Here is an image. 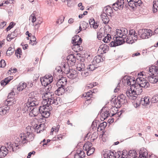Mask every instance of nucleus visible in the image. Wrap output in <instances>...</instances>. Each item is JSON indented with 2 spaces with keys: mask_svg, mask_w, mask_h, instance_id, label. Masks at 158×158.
Masks as SVG:
<instances>
[{
  "mask_svg": "<svg viewBox=\"0 0 158 158\" xmlns=\"http://www.w3.org/2000/svg\"><path fill=\"white\" fill-rule=\"evenodd\" d=\"M52 93H48L44 94L43 97V100L42 102L43 106H40L39 107V111H50L52 109V106H56L59 104L60 102V98L59 97H53L52 95Z\"/></svg>",
  "mask_w": 158,
  "mask_h": 158,
  "instance_id": "1",
  "label": "nucleus"
},
{
  "mask_svg": "<svg viewBox=\"0 0 158 158\" xmlns=\"http://www.w3.org/2000/svg\"><path fill=\"white\" fill-rule=\"evenodd\" d=\"M116 33L118 36H117L116 39V41L114 40L110 42V46L111 47H114L123 44V43L125 42L124 39H125L128 33L127 29L122 28L120 29H117Z\"/></svg>",
  "mask_w": 158,
  "mask_h": 158,
  "instance_id": "2",
  "label": "nucleus"
},
{
  "mask_svg": "<svg viewBox=\"0 0 158 158\" xmlns=\"http://www.w3.org/2000/svg\"><path fill=\"white\" fill-rule=\"evenodd\" d=\"M27 132L26 133H21L19 135V138L20 140L19 142L23 144L27 143L28 142L32 141L34 139V137L31 131V127L28 126L26 128Z\"/></svg>",
  "mask_w": 158,
  "mask_h": 158,
  "instance_id": "3",
  "label": "nucleus"
},
{
  "mask_svg": "<svg viewBox=\"0 0 158 158\" xmlns=\"http://www.w3.org/2000/svg\"><path fill=\"white\" fill-rule=\"evenodd\" d=\"M36 106L24 104L23 106L22 111L23 113L30 112L29 113L30 115L35 117L38 114L39 112V109H38L36 107Z\"/></svg>",
  "mask_w": 158,
  "mask_h": 158,
  "instance_id": "4",
  "label": "nucleus"
},
{
  "mask_svg": "<svg viewBox=\"0 0 158 158\" xmlns=\"http://www.w3.org/2000/svg\"><path fill=\"white\" fill-rule=\"evenodd\" d=\"M138 39L137 34L134 30L131 29L129 31V34L126 39V42L128 44H132Z\"/></svg>",
  "mask_w": 158,
  "mask_h": 158,
  "instance_id": "5",
  "label": "nucleus"
},
{
  "mask_svg": "<svg viewBox=\"0 0 158 158\" xmlns=\"http://www.w3.org/2000/svg\"><path fill=\"white\" fill-rule=\"evenodd\" d=\"M36 94L34 92H31L28 95L29 98L27 103L24 104L31 106H37L39 104V101L36 98Z\"/></svg>",
  "mask_w": 158,
  "mask_h": 158,
  "instance_id": "6",
  "label": "nucleus"
},
{
  "mask_svg": "<svg viewBox=\"0 0 158 158\" xmlns=\"http://www.w3.org/2000/svg\"><path fill=\"white\" fill-rule=\"evenodd\" d=\"M152 33L150 29H140L138 31V35L142 39L148 38L152 35Z\"/></svg>",
  "mask_w": 158,
  "mask_h": 158,
  "instance_id": "7",
  "label": "nucleus"
},
{
  "mask_svg": "<svg viewBox=\"0 0 158 158\" xmlns=\"http://www.w3.org/2000/svg\"><path fill=\"white\" fill-rule=\"evenodd\" d=\"M114 110H115L114 108H111L109 111H108L106 110L103 111V109H101L100 114L102 119L105 120L109 116H110L114 115H116V116H117V115H118V114H117L116 112L113 113H111V111L113 112Z\"/></svg>",
  "mask_w": 158,
  "mask_h": 158,
  "instance_id": "8",
  "label": "nucleus"
},
{
  "mask_svg": "<svg viewBox=\"0 0 158 158\" xmlns=\"http://www.w3.org/2000/svg\"><path fill=\"white\" fill-rule=\"evenodd\" d=\"M136 81L143 88L146 89L149 86V82L143 77L137 78Z\"/></svg>",
  "mask_w": 158,
  "mask_h": 158,
  "instance_id": "9",
  "label": "nucleus"
},
{
  "mask_svg": "<svg viewBox=\"0 0 158 158\" xmlns=\"http://www.w3.org/2000/svg\"><path fill=\"white\" fill-rule=\"evenodd\" d=\"M79 41L78 43L73 44V49L77 52L81 51L83 49L82 46L81 45V44L82 42V40L81 38H79Z\"/></svg>",
  "mask_w": 158,
  "mask_h": 158,
  "instance_id": "10",
  "label": "nucleus"
},
{
  "mask_svg": "<svg viewBox=\"0 0 158 158\" xmlns=\"http://www.w3.org/2000/svg\"><path fill=\"white\" fill-rule=\"evenodd\" d=\"M132 87H134V89H133V92L135 93L136 94V95L140 94L143 92L142 87L140 86L139 84H135V85L134 84H132Z\"/></svg>",
  "mask_w": 158,
  "mask_h": 158,
  "instance_id": "11",
  "label": "nucleus"
},
{
  "mask_svg": "<svg viewBox=\"0 0 158 158\" xmlns=\"http://www.w3.org/2000/svg\"><path fill=\"white\" fill-rule=\"evenodd\" d=\"M126 95L129 99L132 100H135L136 99L137 95L136 94L133 92V90L131 89H128L127 90L126 93Z\"/></svg>",
  "mask_w": 158,
  "mask_h": 158,
  "instance_id": "12",
  "label": "nucleus"
},
{
  "mask_svg": "<svg viewBox=\"0 0 158 158\" xmlns=\"http://www.w3.org/2000/svg\"><path fill=\"white\" fill-rule=\"evenodd\" d=\"M68 60L67 63L69 65L73 66L74 65L76 62V58L75 56L73 54H71L68 56L67 57Z\"/></svg>",
  "mask_w": 158,
  "mask_h": 158,
  "instance_id": "13",
  "label": "nucleus"
},
{
  "mask_svg": "<svg viewBox=\"0 0 158 158\" xmlns=\"http://www.w3.org/2000/svg\"><path fill=\"white\" fill-rule=\"evenodd\" d=\"M148 73L149 75H154L155 74H158V66L153 65L149 67Z\"/></svg>",
  "mask_w": 158,
  "mask_h": 158,
  "instance_id": "14",
  "label": "nucleus"
},
{
  "mask_svg": "<svg viewBox=\"0 0 158 158\" xmlns=\"http://www.w3.org/2000/svg\"><path fill=\"white\" fill-rule=\"evenodd\" d=\"M7 144L8 145L7 148L6 147L5 150L7 152L10 151V152H15L16 150L15 149V148H17L19 146L18 145H17L16 143H8Z\"/></svg>",
  "mask_w": 158,
  "mask_h": 158,
  "instance_id": "15",
  "label": "nucleus"
},
{
  "mask_svg": "<svg viewBox=\"0 0 158 158\" xmlns=\"http://www.w3.org/2000/svg\"><path fill=\"white\" fill-rule=\"evenodd\" d=\"M53 77L51 75H46L43 79H41V82H44L47 84H50L53 81Z\"/></svg>",
  "mask_w": 158,
  "mask_h": 158,
  "instance_id": "16",
  "label": "nucleus"
},
{
  "mask_svg": "<svg viewBox=\"0 0 158 158\" xmlns=\"http://www.w3.org/2000/svg\"><path fill=\"white\" fill-rule=\"evenodd\" d=\"M97 89H95L93 90V91H91V92H88L84 94L83 96L84 98H86L85 99H86V101H88L91 100V96H92V94L93 93H94L95 92H97Z\"/></svg>",
  "mask_w": 158,
  "mask_h": 158,
  "instance_id": "17",
  "label": "nucleus"
},
{
  "mask_svg": "<svg viewBox=\"0 0 158 158\" xmlns=\"http://www.w3.org/2000/svg\"><path fill=\"white\" fill-rule=\"evenodd\" d=\"M69 70V73L67 74L69 78L73 79L77 77V72L76 70L70 69Z\"/></svg>",
  "mask_w": 158,
  "mask_h": 158,
  "instance_id": "18",
  "label": "nucleus"
},
{
  "mask_svg": "<svg viewBox=\"0 0 158 158\" xmlns=\"http://www.w3.org/2000/svg\"><path fill=\"white\" fill-rule=\"evenodd\" d=\"M148 79L152 83H155L158 81V76L154 75H148Z\"/></svg>",
  "mask_w": 158,
  "mask_h": 158,
  "instance_id": "19",
  "label": "nucleus"
},
{
  "mask_svg": "<svg viewBox=\"0 0 158 158\" xmlns=\"http://www.w3.org/2000/svg\"><path fill=\"white\" fill-rule=\"evenodd\" d=\"M115 151H107L105 152L103 156L105 158H115L114 157Z\"/></svg>",
  "mask_w": 158,
  "mask_h": 158,
  "instance_id": "20",
  "label": "nucleus"
},
{
  "mask_svg": "<svg viewBox=\"0 0 158 158\" xmlns=\"http://www.w3.org/2000/svg\"><path fill=\"white\" fill-rule=\"evenodd\" d=\"M85 156L84 152L81 149H78L77 153L75 155V158H83Z\"/></svg>",
  "mask_w": 158,
  "mask_h": 158,
  "instance_id": "21",
  "label": "nucleus"
},
{
  "mask_svg": "<svg viewBox=\"0 0 158 158\" xmlns=\"http://www.w3.org/2000/svg\"><path fill=\"white\" fill-rule=\"evenodd\" d=\"M136 154V152L135 151L130 150L124 156H127L126 157L127 158H137Z\"/></svg>",
  "mask_w": 158,
  "mask_h": 158,
  "instance_id": "22",
  "label": "nucleus"
},
{
  "mask_svg": "<svg viewBox=\"0 0 158 158\" xmlns=\"http://www.w3.org/2000/svg\"><path fill=\"white\" fill-rule=\"evenodd\" d=\"M10 109L8 106L0 107V115H3L8 112Z\"/></svg>",
  "mask_w": 158,
  "mask_h": 158,
  "instance_id": "23",
  "label": "nucleus"
},
{
  "mask_svg": "<svg viewBox=\"0 0 158 158\" xmlns=\"http://www.w3.org/2000/svg\"><path fill=\"white\" fill-rule=\"evenodd\" d=\"M124 81L125 85L128 86L130 85L131 84L132 81H133V83L135 81V80L133 79L132 78H131L129 77H125L124 79H123V82Z\"/></svg>",
  "mask_w": 158,
  "mask_h": 158,
  "instance_id": "24",
  "label": "nucleus"
},
{
  "mask_svg": "<svg viewBox=\"0 0 158 158\" xmlns=\"http://www.w3.org/2000/svg\"><path fill=\"white\" fill-rule=\"evenodd\" d=\"M101 17L102 18L103 23L104 24H107L108 23L110 19L106 13H103L102 14Z\"/></svg>",
  "mask_w": 158,
  "mask_h": 158,
  "instance_id": "25",
  "label": "nucleus"
},
{
  "mask_svg": "<svg viewBox=\"0 0 158 158\" xmlns=\"http://www.w3.org/2000/svg\"><path fill=\"white\" fill-rule=\"evenodd\" d=\"M6 147L4 146L0 148V158H3L6 156L8 153L5 149Z\"/></svg>",
  "mask_w": 158,
  "mask_h": 158,
  "instance_id": "26",
  "label": "nucleus"
},
{
  "mask_svg": "<svg viewBox=\"0 0 158 158\" xmlns=\"http://www.w3.org/2000/svg\"><path fill=\"white\" fill-rule=\"evenodd\" d=\"M124 2L123 0H120V1H118L117 2L113 4V6L117 5L118 8L119 9H122L123 7V4Z\"/></svg>",
  "mask_w": 158,
  "mask_h": 158,
  "instance_id": "27",
  "label": "nucleus"
},
{
  "mask_svg": "<svg viewBox=\"0 0 158 158\" xmlns=\"http://www.w3.org/2000/svg\"><path fill=\"white\" fill-rule=\"evenodd\" d=\"M117 98L120 102L122 103V104H123L127 102L125 96L123 94L118 96Z\"/></svg>",
  "mask_w": 158,
  "mask_h": 158,
  "instance_id": "28",
  "label": "nucleus"
},
{
  "mask_svg": "<svg viewBox=\"0 0 158 158\" xmlns=\"http://www.w3.org/2000/svg\"><path fill=\"white\" fill-rule=\"evenodd\" d=\"M153 12L154 13L157 12L158 11V0H154L153 3Z\"/></svg>",
  "mask_w": 158,
  "mask_h": 158,
  "instance_id": "29",
  "label": "nucleus"
},
{
  "mask_svg": "<svg viewBox=\"0 0 158 158\" xmlns=\"http://www.w3.org/2000/svg\"><path fill=\"white\" fill-rule=\"evenodd\" d=\"M101 59L103 60L101 56L99 55L96 56L94 58L92 62V63L95 64L99 63L101 61Z\"/></svg>",
  "mask_w": 158,
  "mask_h": 158,
  "instance_id": "30",
  "label": "nucleus"
},
{
  "mask_svg": "<svg viewBox=\"0 0 158 158\" xmlns=\"http://www.w3.org/2000/svg\"><path fill=\"white\" fill-rule=\"evenodd\" d=\"M149 98L148 97H145L142 98L140 100V103L143 105H146L149 103Z\"/></svg>",
  "mask_w": 158,
  "mask_h": 158,
  "instance_id": "31",
  "label": "nucleus"
},
{
  "mask_svg": "<svg viewBox=\"0 0 158 158\" xmlns=\"http://www.w3.org/2000/svg\"><path fill=\"white\" fill-rule=\"evenodd\" d=\"M27 86V84L25 82L20 83L17 87V90L20 91L23 90Z\"/></svg>",
  "mask_w": 158,
  "mask_h": 158,
  "instance_id": "32",
  "label": "nucleus"
},
{
  "mask_svg": "<svg viewBox=\"0 0 158 158\" xmlns=\"http://www.w3.org/2000/svg\"><path fill=\"white\" fill-rule=\"evenodd\" d=\"M44 127V124H40L39 125H37L35 127V129L36 131V132L37 133H40L41 131H43L44 129L42 128V129H40V128H41V127Z\"/></svg>",
  "mask_w": 158,
  "mask_h": 158,
  "instance_id": "33",
  "label": "nucleus"
},
{
  "mask_svg": "<svg viewBox=\"0 0 158 158\" xmlns=\"http://www.w3.org/2000/svg\"><path fill=\"white\" fill-rule=\"evenodd\" d=\"M58 87L55 93L58 95L62 94L64 91V87H60V86H57Z\"/></svg>",
  "mask_w": 158,
  "mask_h": 158,
  "instance_id": "34",
  "label": "nucleus"
},
{
  "mask_svg": "<svg viewBox=\"0 0 158 158\" xmlns=\"http://www.w3.org/2000/svg\"><path fill=\"white\" fill-rule=\"evenodd\" d=\"M76 67L77 70L79 71H81L84 70L85 69V64L81 62L77 64Z\"/></svg>",
  "mask_w": 158,
  "mask_h": 158,
  "instance_id": "35",
  "label": "nucleus"
},
{
  "mask_svg": "<svg viewBox=\"0 0 158 158\" xmlns=\"http://www.w3.org/2000/svg\"><path fill=\"white\" fill-rule=\"evenodd\" d=\"M81 71L82 72L81 73V75L83 77H85L90 74L89 72L87 69H84Z\"/></svg>",
  "mask_w": 158,
  "mask_h": 158,
  "instance_id": "36",
  "label": "nucleus"
},
{
  "mask_svg": "<svg viewBox=\"0 0 158 158\" xmlns=\"http://www.w3.org/2000/svg\"><path fill=\"white\" fill-rule=\"evenodd\" d=\"M39 112L41 114L42 117L44 118L48 117L50 114V112H48V111H43L41 110Z\"/></svg>",
  "mask_w": 158,
  "mask_h": 158,
  "instance_id": "37",
  "label": "nucleus"
},
{
  "mask_svg": "<svg viewBox=\"0 0 158 158\" xmlns=\"http://www.w3.org/2000/svg\"><path fill=\"white\" fill-rule=\"evenodd\" d=\"M107 35L103 38V41L104 43H107L110 42L111 38L110 35L109 34H106Z\"/></svg>",
  "mask_w": 158,
  "mask_h": 158,
  "instance_id": "38",
  "label": "nucleus"
},
{
  "mask_svg": "<svg viewBox=\"0 0 158 158\" xmlns=\"http://www.w3.org/2000/svg\"><path fill=\"white\" fill-rule=\"evenodd\" d=\"M62 80H59L57 82L56 85L57 86H60V87H64L65 85L66 84L67 82L62 81Z\"/></svg>",
  "mask_w": 158,
  "mask_h": 158,
  "instance_id": "39",
  "label": "nucleus"
},
{
  "mask_svg": "<svg viewBox=\"0 0 158 158\" xmlns=\"http://www.w3.org/2000/svg\"><path fill=\"white\" fill-rule=\"evenodd\" d=\"M4 106H9L11 105L12 103H14V101H12L11 100H10V98H8L5 101Z\"/></svg>",
  "mask_w": 158,
  "mask_h": 158,
  "instance_id": "40",
  "label": "nucleus"
},
{
  "mask_svg": "<svg viewBox=\"0 0 158 158\" xmlns=\"http://www.w3.org/2000/svg\"><path fill=\"white\" fill-rule=\"evenodd\" d=\"M92 145V143L89 142H88L84 145L83 149L84 150L85 149L86 151H87V149L91 148Z\"/></svg>",
  "mask_w": 158,
  "mask_h": 158,
  "instance_id": "41",
  "label": "nucleus"
},
{
  "mask_svg": "<svg viewBox=\"0 0 158 158\" xmlns=\"http://www.w3.org/2000/svg\"><path fill=\"white\" fill-rule=\"evenodd\" d=\"M52 88V86L50 84L48 85H47V86H46L45 87V90H46V93L44 94H46L48 93H52L53 94L52 95H52H54L53 93L51 92H50L51 90V89Z\"/></svg>",
  "mask_w": 158,
  "mask_h": 158,
  "instance_id": "42",
  "label": "nucleus"
},
{
  "mask_svg": "<svg viewBox=\"0 0 158 158\" xmlns=\"http://www.w3.org/2000/svg\"><path fill=\"white\" fill-rule=\"evenodd\" d=\"M112 101L114 102L115 106L116 107H120L121 104H122L121 102H120L118 100L117 98H115Z\"/></svg>",
  "mask_w": 158,
  "mask_h": 158,
  "instance_id": "43",
  "label": "nucleus"
},
{
  "mask_svg": "<svg viewBox=\"0 0 158 158\" xmlns=\"http://www.w3.org/2000/svg\"><path fill=\"white\" fill-rule=\"evenodd\" d=\"M99 48L103 51L104 53H106L108 50L106 45H101Z\"/></svg>",
  "mask_w": 158,
  "mask_h": 158,
  "instance_id": "44",
  "label": "nucleus"
},
{
  "mask_svg": "<svg viewBox=\"0 0 158 158\" xmlns=\"http://www.w3.org/2000/svg\"><path fill=\"white\" fill-rule=\"evenodd\" d=\"M95 64H93L89 65L87 69L89 71H93L97 67L94 65Z\"/></svg>",
  "mask_w": 158,
  "mask_h": 158,
  "instance_id": "45",
  "label": "nucleus"
},
{
  "mask_svg": "<svg viewBox=\"0 0 158 158\" xmlns=\"http://www.w3.org/2000/svg\"><path fill=\"white\" fill-rule=\"evenodd\" d=\"M36 38L35 36L32 35L31 37V39L30 41L31 43H30V44H31L32 45H35L37 43L36 42Z\"/></svg>",
  "mask_w": 158,
  "mask_h": 158,
  "instance_id": "46",
  "label": "nucleus"
},
{
  "mask_svg": "<svg viewBox=\"0 0 158 158\" xmlns=\"http://www.w3.org/2000/svg\"><path fill=\"white\" fill-rule=\"evenodd\" d=\"M79 36L77 35H76L75 36V37L73 38L72 40V43L73 44H75V43H78L79 41Z\"/></svg>",
  "mask_w": 158,
  "mask_h": 158,
  "instance_id": "47",
  "label": "nucleus"
},
{
  "mask_svg": "<svg viewBox=\"0 0 158 158\" xmlns=\"http://www.w3.org/2000/svg\"><path fill=\"white\" fill-rule=\"evenodd\" d=\"M94 151L95 149L93 147L87 149V151H86L87 155H90L94 152Z\"/></svg>",
  "mask_w": 158,
  "mask_h": 158,
  "instance_id": "48",
  "label": "nucleus"
},
{
  "mask_svg": "<svg viewBox=\"0 0 158 158\" xmlns=\"http://www.w3.org/2000/svg\"><path fill=\"white\" fill-rule=\"evenodd\" d=\"M14 51V49L12 48L11 47H10L8 48V50L6 52V54L9 55H12Z\"/></svg>",
  "mask_w": 158,
  "mask_h": 158,
  "instance_id": "49",
  "label": "nucleus"
},
{
  "mask_svg": "<svg viewBox=\"0 0 158 158\" xmlns=\"http://www.w3.org/2000/svg\"><path fill=\"white\" fill-rule=\"evenodd\" d=\"M134 3H135V6L137 7L140 6L142 4V1L140 0H134Z\"/></svg>",
  "mask_w": 158,
  "mask_h": 158,
  "instance_id": "50",
  "label": "nucleus"
},
{
  "mask_svg": "<svg viewBox=\"0 0 158 158\" xmlns=\"http://www.w3.org/2000/svg\"><path fill=\"white\" fill-rule=\"evenodd\" d=\"M21 49L20 48H18L15 51L16 55L17 57L19 56V58H20V55H21Z\"/></svg>",
  "mask_w": 158,
  "mask_h": 158,
  "instance_id": "51",
  "label": "nucleus"
},
{
  "mask_svg": "<svg viewBox=\"0 0 158 158\" xmlns=\"http://www.w3.org/2000/svg\"><path fill=\"white\" fill-rule=\"evenodd\" d=\"M64 18H65L64 16H60V18L58 19L56 21V23L59 24L62 23L63 22Z\"/></svg>",
  "mask_w": 158,
  "mask_h": 158,
  "instance_id": "52",
  "label": "nucleus"
},
{
  "mask_svg": "<svg viewBox=\"0 0 158 158\" xmlns=\"http://www.w3.org/2000/svg\"><path fill=\"white\" fill-rule=\"evenodd\" d=\"M106 15H109V14L110 15L112 13V9H111V8L109 6H108L106 10Z\"/></svg>",
  "mask_w": 158,
  "mask_h": 158,
  "instance_id": "53",
  "label": "nucleus"
},
{
  "mask_svg": "<svg viewBox=\"0 0 158 158\" xmlns=\"http://www.w3.org/2000/svg\"><path fill=\"white\" fill-rule=\"evenodd\" d=\"M107 124V123L105 122L100 123L99 126L100 127L102 128H101V130H102V129L105 128Z\"/></svg>",
  "mask_w": 158,
  "mask_h": 158,
  "instance_id": "54",
  "label": "nucleus"
},
{
  "mask_svg": "<svg viewBox=\"0 0 158 158\" xmlns=\"http://www.w3.org/2000/svg\"><path fill=\"white\" fill-rule=\"evenodd\" d=\"M101 31L102 30L101 29L97 33V37L99 40H101V39L102 35V34L101 32Z\"/></svg>",
  "mask_w": 158,
  "mask_h": 158,
  "instance_id": "55",
  "label": "nucleus"
},
{
  "mask_svg": "<svg viewBox=\"0 0 158 158\" xmlns=\"http://www.w3.org/2000/svg\"><path fill=\"white\" fill-rule=\"evenodd\" d=\"M31 22L33 23L35 22L36 21V18L35 17L34 14H32L30 17L29 19H31Z\"/></svg>",
  "mask_w": 158,
  "mask_h": 158,
  "instance_id": "56",
  "label": "nucleus"
},
{
  "mask_svg": "<svg viewBox=\"0 0 158 158\" xmlns=\"http://www.w3.org/2000/svg\"><path fill=\"white\" fill-rule=\"evenodd\" d=\"M88 24L85 21L82 22V23L81 24V25L83 27V30H85L87 27Z\"/></svg>",
  "mask_w": 158,
  "mask_h": 158,
  "instance_id": "57",
  "label": "nucleus"
},
{
  "mask_svg": "<svg viewBox=\"0 0 158 158\" xmlns=\"http://www.w3.org/2000/svg\"><path fill=\"white\" fill-rule=\"evenodd\" d=\"M16 30H15L13 32H12L11 34H10V35H11L12 38L14 39L17 36L18 34Z\"/></svg>",
  "mask_w": 158,
  "mask_h": 158,
  "instance_id": "58",
  "label": "nucleus"
},
{
  "mask_svg": "<svg viewBox=\"0 0 158 158\" xmlns=\"http://www.w3.org/2000/svg\"><path fill=\"white\" fill-rule=\"evenodd\" d=\"M14 23L13 22H11L10 23L9 25L6 29V30L7 31H9L11 28L13 27L14 26Z\"/></svg>",
  "mask_w": 158,
  "mask_h": 158,
  "instance_id": "59",
  "label": "nucleus"
},
{
  "mask_svg": "<svg viewBox=\"0 0 158 158\" xmlns=\"http://www.w3.org/2000/svg\"><path fill=\"white\" fill-rule=\"evenodd\" d=\"M6 65V63L5 61L3 60H2L0 61V67L1 68H3Z\"/></svg>",
  "mask_w": 158,
  "mask_h": 158,
  "instance_id": "60",
  "label": "nucleus"
},
{
  "mask_svg": "<svg viewBox=\"0 0 158 158\" xmlns=\"http://www.w3.org/2000/svg\"><path fill=\"white\" fill-rule=\"evenodd\" d=\"M63 135L61 134L58 135L55 137V139H54V140H56V141L60 140L63 138Z\"/></svg>",
  "mask_w": 158,
  "mask_h": 158,
  "instance_id": "61",
  "label": "nucleus"
},
{
  "mask_svg": "<svg viewBox=\"0 0 158 158\" xmlns=\"http://www.w3.org/2000/svg\"><path fill=\"white\" fill-rule=\"evenodd\" d=\"M15 95V93L13 91H12L10 93H9L8 96V98L11 99Z\"/></svg>",
  "mask_w": 158,
  "mask_h": 158,
  "instance_id": "62",
  "label": "nucleus"
},
{
  "mask_svg": "<svg viewBox=\"0 0 158 158\" xmlns=\"http://www.w3.org/2000/svg\"><path fill=\"white\" fill-rule=\"evenodd\" d=\"M133 1H134V0H130L128 2L129 6L134 7V6H135V3Z\"/></svg>",
  "mask_w": 158,
  "mask_h": 158,
  "instance_id": "63",
  "label": "nucleus"
},
{
  "mask_svg": "<svg viewBox=\"0 0 158 158\" xmlns=\"http://www.w3.org/2000/svg\"><path fill=\"white\" fill-rule=\"evenodd\" d=\"M121 153L120 152H118L116 153L115 151L114 152V157L115 158H120V156L121 155Z\"/></svg>",
  "mask_w": 158,
  "mask_h": 158,
  "instance_id": "64",
  "label": "nucleus"
}]
</instances>
